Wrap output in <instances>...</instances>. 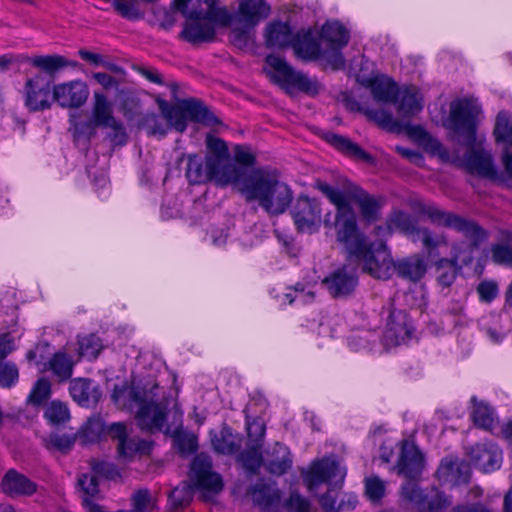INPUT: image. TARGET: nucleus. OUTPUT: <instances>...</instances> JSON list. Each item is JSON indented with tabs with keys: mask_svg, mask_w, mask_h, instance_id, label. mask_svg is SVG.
Instances as JSON below:
<instances>
[{
	"mask_svg": "<svg viewBox=\"0 0 512 512\" xmlns=\"http://www.w3.org/2000/svg\"><path fill=\"white\" fill-rule=\"evenodd\" d=\"M303 479L309 491L315 490L319 485L342 484L346 476V469L334 457H325L315 460L307 471L302 472Z\"/></svg>",
	"mask_w": 512,
	"mask_h": 512,
	"instance_id": "obj_12",
	"label": "nucleus"
},
{
	"mask_svg": "<svg viewBox=\"0 0 512 512\" xmlns=\"http://www.w3.org/2000/svg\"><path fill=\"white\" fill-rule=\"evenodd\" d=\"M71 397L81 406H89L95 403L98 397V391L92 387V382L88 379L78 378L70 383Z\"/></svg>",
	"mask_w": 512,
	"mask_h": 512,
	"instance_id": "obj_41",
	"label": "nucleus"
},
{
	"mask_svg": "<svg viewBox=\"0 0 512 512\" xmlns=\"http://www.w3.org/2000/svg\"><path fill=\"white\" fill-rule=\"evenodd\" d=\"M413 243H421L423 250L431 259L438 258L443 248H447L448 239L443 233H436L429 228L420 227L412 237Z\"/></svg>",
	"mask_w": 512,
	"mask_h": 512,
	"instance_id": "obj_34",
	"label": "nucleus"
},
{
	"mask_svg": "<svg viewBox=\"0 0 512 512\" xmlns=\"http://www.w3.org/2000/svg\"><path fill=\"white\" fill-rule=\"evenodd\" d=\"M50 83L42 75L27 79L24 86V103L30 111H42L52 103Z\"/></svg>",
	"mask_w": 512,
	"mask_h": 512,
	"instance_id": "obj_19",
	"label": "nucleus"
},
{
	"mask_svg": "<svg viewBox=\"0 0 512 512\" xmlns=\"http://www.w3.org/2000/svg\"><path fill=\"white\" fill-rule=\"evenodd\" d=\"M51 388L50 383L45 378H40L33 386L28 401L32 404L39 405L43 403L50 396Z\"/></svg>",
	"mask_w": 512,
	"mask_h": 512,
	"instance_id": "obj_54",
	"label": "nucleus"
},
{
	"mask_svg": "<svg viewBox=\"0 0 512 512\" xmlns=\"http://www.w3.org/2000/svg\"><path fill=\"white\" fill-rule=\"evenodd\" d=\"M349 38V31L338 21H329L322 26L320 39L324 45L323 60L333 70L344 69L342 49L348 44Z\"/></svg>",
	"mask_w": 512,
	"mask_h": 512,
	"instance_id": "obj_10",
	"label": "nucleus"
},
{
	"mask_svg": "<svg viewBox=\"0 0 512 512\" xmlns=\"http://www.w3.org/2000/svg\"><path fill=\"white\" fill-rule=\"evenodd\" d=\"M492 320H493L492 321L493 326H487V325L483 324L482 330L492 343L498 344L503 341V339L506 335V332L504 329H502L498 326V322H499L498 317L493 316Z\"/></svg>",
	"mask_w": 512,
	"mask_h": 512,
	"instance_id": "obj_62",
	"label": "nucleus"
},
{
	"mask_svg": "<svg viewBox=\"0 0 512 512\" xmlns=\"http://www.w3.org/2000/svg\"><path fill=\"white\" fill-rule=\"evenodd\" d=\"M397 468L399 474L409 479L416 478L423 471L424 456L412 442H403Z\"/></svg>",
	"mask_w": 512,
	"mask_h": 512,
	"instance_id": "obj_27",
	"label": "nucleus"
},
{
	"mask_svg": "<svg viewBox=\"0 0 512 512\" xmlns=\"http://www.w3.org/2000/svg\"><path fill=\"white\" fill-rule=\"evenodd\" d=\"M494 135L497 142L512 146V114L504 111L498 114Z\"/></svg>",
	"mask_w": 512,
	"mask_h": 512,
	"instance_id": "obj_46",
	"label": "nucleus"
},
{
	"mask_svg": "<svg viewBox=\"0 0 512 512\" xmlns=\"http://www.w3.org/2000/svg\"><path fill=\"white\" fill-rule=\"evenodd\" d=\"M44 416L52 425H59L69 420L70 413L66 404L59 401H52L46 407Z\"/></svg>",
	"mask_w": 512,
	"mask_h": 512,
	"instance_id": "obj_51",
	"label": "nucleus"
},
{
	"mask_svg": "<svg viewBox=\"0 0 512 512\" xmlns=\"http://www.w3.org/2000/svg\"><path fill=\"white\" fill-rule=\"evenodd\" d=\"M213 449L223 455L236 454L242 446V437L234 434L228 427H223L219 433H211Z\"/></svg>",
	"mask_w": 512,
	"mask_h": 512,
	"instance_id": "obj_36",
	"label": "nucleus"
},
{
	"mask_svg": "<svg viewBox=\"0 0 512 512\" xmlns=\"http://www.w3.org/2000/svg\"><path fill=\"white\" fill-rule=\"evenodd\" d=\"M75 443V437L67 434H55L50 437V444L61 452H68Z\"/></svg>",
	"mask_w": 512,
	"mask_h": 512,
	"instance_id": "obj_64",
	"label": "nucleus"
},
{
	"mask_svg": "<svg viewBox=\"0 0 512 512\" xmlns=\"http://www.w3.org/2000/svg\"><path fill=\"white\" fill-rule=\"evenodd\" d=\"M49 366L52 372L61 380H66L72 375L73 362L65 353H55L49 361Z\"/></svg>",
	"mask_w": 512,
	"mask_h": 512,
	"instance_id": "obj_48",
	"label": "nucleus"
},
{
	"mask_svg": "<svg viewBox=\"0 0 512 512\" xmlns=\"http://www.w3.org/2000/svg\"><path fill=\"white\" fill-rule=\"evenodd\" d=\"M336 193L344 199L346 205L354 203L359 209L361 219L367 223L372 224L380 219L381 210L384 201L381 197H376L360 186L355 184H347L343 188L336 187Z\"/></svg>",
	"mask_w": 512,
	"mask_h": 512,
	"instance_id": "obj_11",
	"label": "nucleus"
},
{
	"mask_svg": "<svg viewBox=\"0 0 512 512\" xmlns=\"http://www.w3.org/2000/svg\"><path fill=\"white\" fill-rule=\"evenodd\" d=\"M293 459L289 448L276 442L271 450L266 452L264 465L266 470L276 476L285 474L292 466Z\"/></svg>",
	"mask_w": 512,
	"mask_h": 512,
	"instance_id": "obj_31",
	"label": "nucleus"
},
{
	"mask_svg": "<svg viewBox=\"0 0 512 512\" xmlns=\"http://www.w3.org/2000/svg\"><path fill=\"white\" fill-rule=\"evenodd\" d=\"M290 213L298 232L313 234L319 231L322 224V209L320 201L316 198L299 195Z\"/></svg>",
	"mask_w": 512,
	"mask_h": 512,
	"instance_id": "obj_13",
	"label": "nucleus"
},
{
	"mask_svg": "<svg viewBox=\"0 0 512 512\" xmlns=\"http://www.w3.org/2000/svg\"><path fill=\"white\" fill-rule=\"evenodd\" d=\"M260 449L261 447H258L257 444H250L249 449L241 452L237 457L242 466L251 473H255L264 463L265 459H263Z\"/></svg>",
	"mask_w": 512,
	"mask_h": 512,
	"instance_id": "obj_47",
	"label": "nucleus"
},
{
	"mask_svg": "<svg viewBox=\"0 0 512 512\" xmlns=\"http://www.w3.org/2000/svg\"><path fill=\"white\" fill-rule=\"evenodd\" d=\"M247 201H257L270 215H280L290 206L293 193L278 176L265 169L245 172L235 185Z\"/></svg>",
	"mask_w": 512,
	"mask_h": 512,
	"instance_id": "obj_3",
	"label": "nucleus"
},
{
	"mask_svg": "<svg viewBox=\"0 0 512 512\" xmlns=\"http://www.w3.org/2000/svg\"><path fill=\"white\" fill-rule=\"evenodd\" d=\"M421 212L433 224L451 228L463 236L462 241L452 245L451 258L460 266L471 264L478 247L488 238L486 230L475 221L447 212L435 205H425Z\"/></svg>",
	"mask_w": 512,
	"mask_h": 512,
	"instance_id": "obj_5",
	"label": "nucleus"
},
{
	"mask_svg": "<svg viewBox=\"0 0 512 512\" xmlns=\"http://www.w3.org/2000/svg\"><path fill=\"white\" fill-rule=\"evenodd\" d=\"M62 61L63 56L61 55H41L30 59V63L34 67L50 75L62 70Z\"/></svg>",
	"mask_w": 512,
	"mask_h": 512,
	"instance_id": "obj_49",
	"label": "nucleus"
},
{
	"mask_svg": "<svg viewBox=\"0 0 512 512\" xmlns=\"http://www.w3.org/2000/svg\"><path fill=\"white\" fill-rule=\"evenodd\" d=\"M397 96H399L398 113L402 117L414 116L423 109V98L417 87H404Z\"/></svg>",
	"mask_w": 512,
	"mask_h": 512,
	"instance_id": "obj_37",
	"label": "nucleus"
},
{
	"mask_svg": "<svg viewBox=\"0 0 512 512\" xmlns=\"http://www.w3.org/2000/svg\"><path fill=\"white\" fill-rule=\"evenodd\" d=\"M236 13L237 22L250 29L268 17L270 6L264 0H240Z\"/></svg>",
	"mask_w": 512,
	"mask_h": 512,
	"instance_id": "obj_30",
	"label": "nucleus"
},
{
	"mask_svg": "<svg viewBox=\"0 0 512 512\" xmlns=\"http://www.w3.org/2000/svg\"><path fill=\"white\" fill-rule=\"evenodd\" d=\"M358 284V277L352 269L344 266L327 275L322 280L323 287L333 298L351 295Z\"/></svg>",
	"mask_w": 512,
	"mask_h": 512,
	"instance_id": "obj_22",
	"label": "nucleus"
},
{
	"mask_svg": "<svg viewBox=\"0 0 512 512\" xmlns=\"http://www.w3.org/2000/svg\"><path fill=\"white\" fill-rule=\"evenodd\" d=\"M109 436L116 440L118 458L122 461H131L135 456L150 451V443L138 437H129L127 427L122 422L106 425L100 416H93L83 425L80 437L84 443H95Z\"/></svg>",
	"mask_w": 512,
	"mask_h": 512,
	"instance_id": "obj_6",
	"label": "nucleus"
},
{
	"mask_svg": "<svg viewBox=\"0 0 512 512\" xmlns=\"http://www.w3.org/2000/svg\"><path fill=\"white\" fill-rule=\"evenodd\" d=\"M191 479L195 482L197 488L203 492V497L206 500L223 489L222 477L212 471V460L205 454L194 457L191 463Z\"/></svg>",
	"mask_w": 512,
	"mask_h": 512,
	"instance_id": "obj_16",
	"label": "nucleus"
},
{
	"mask_svg": "<svg viewBox=\"0 0 512 512\" xmlns=\"http://www.w3.org/2000/svg\"><path fill=\"white\" fill-rule=\"evenodd\" d=\"M481 108L479 104L468 98L451 102L450 111L444 126L467 147H472L476 140V128Z\"/></svg>",
	"mask_w": 512,
	"mask_h": 512,
	"instance_id": "obj_8",
	"label": "nucleus"
},
{
	"mask_svg": "<svg viewBox=\"0 0 512 512\" xmlns=\"http://www.w3.org/2000/svg\"><path fill=\"white\" fill-rule=\"evenodd\" d=\"M19 378V372L15 364L3 363L0 365V387L10 388Z\"/></svg>",
	"mask_w": 512,
	"mask_h": 512,
	"instance_id": "obj_55",
	"label": "nucleus"
},
{
	"mask_svg": "<svg viewBox=\"0 0 512 512\" xmlns=\"http://www.w3.org/2000/svg\"><path fill=\"white\" fill-rule=\"evenodd\" d=\"M115 120L112 114V106L107 97L102 93L95 92L92 120L74 124V130L77 134H92L96 126L106 127L114 123Z\"/></svg>",
	"mask_w": 512,
	"mask_h": 512,
	"instance_id": "obj_23",
	"label": "nucleus"
},
{
	"mask_svg": "<svg viewBox=\"0 0 512 512\" xmlns=\"http://www.w3.org/2000/svg\"><path fill=\"white\" fill-rule=\"evenodd\" d=\"M102 476L108 479H116L120 476L117 467L105 461H96L92 464L91 474H82L78 479V484L84 493L82 504L87 510L85 500H90L95 503L92 499L98 493V477Z\"/></svg>",
	"mask_w": 512,
	"mask_h": 512,
	"instance_id": "obj_20",
	"label": "nucleus"
},
{
	"mask_svg": "<svg viewBox=\"0 0 512 512\" xmlns=\"http://www.w3.org/2000/svg\"><path fill=\"white\" fill-rule=\"evenodd\" d=\"M460 264L455 260L442 258L437 262L436 273L440 285L443 287L450 286L456 279Z\"/></svg>",
	"mask_w": 512,
	"mask_h": 512,
	"instance_id": "obj_45",
	"label": "nucleus"
},
{
	"mask_svg": "<svg viewBox=\"0 0 512 512\" xmlns=\"http://www.w3.org/2000/svg\"><path fill=\"white\" fill-rule=\"evenodd\" d=\"M187 21L181 32V37L191 43L211 42L215 38V27L207 20H204L203 12L191 11L187 15Z\"/></svg>",
	"mask_w": 512,
	"mask_h": 512,
	"instance_id": "obj_21",
	"label": "nucleus"
},
{
	"mask_svg": "<svg viewBox=\"0 0 512 512\" xmlns=\"http://www.w3.org/2000/svg\"><path fill=\"white\" fill-rule=\"evenodd\" d=\"M477 293L482 302L490 303L498 295V285L495 281H482L477 286Z\"/></svg>",
	"mask_w": 512,
	"mask_h": 512,
	"instance_id": "obj_60",
	"label": "nucleus"
},
{
	"mask_svg": "<svg viewBox=\"0 0 512 512\" xmlns=\"http://www.w3.org/2000/svg\"><path fill=\"white\" fill-rule=\"evenodd\" d=\"M265 62L269 68L271 79L282 87L287 93L300 91L309 94L318 92V84L307 75L294 70L283 58L276 55H268Z\"/></svg>",
	"mask_w": 512,
	"mask_h": 512,
	"instance_id": "obj_9",
	"label": "nucleus"
},
{
	"mask_svg": "<svg viewBox=\"0 0 512 512\" xmlns=\"http://www.w3.org/2000/svg\"><path fill=\"white\" fill-rule=\"evenodd\" d=\"M469 457L472 464L482 472H493L501 467L502 451L491 442L476 444L471 447Z\"/></svg>",
	"mask_w": 512,
	"mask_h": 512,
	"instance_id": "obj_24",
	"label": "nucleus"
},
{
	"mask_svg": "<svg viewBox=\"0 0 512 512\" xmlns=\"http://www.w3.org/2000/svg\"><path fill=\"white\" fill-rule=\"evenodd\" d=\"M207 10L203 12L204 20L215 25L227 27L237 22V13H231L226 8L216 7L213 0H204Z\"/></svg>",
	"mask_w": 512,
	"mask_h": 512,
	"instance_id": "obj_43",
	"label": "nucleus"
},
{
	"mask_svg": "<svg viewBox=\"0 0 512 512\" xmlns=\"http://www.w3.org/2000/svg\"><path fill=\"white\" fill-rule=\"evenodd\" d=\"M2 490L10 496L32 495L36 484L15 470H9L2 479Z\"/></svg>",
	"mask_w": 512,
	"mask_h": 512,
	"instance_id": "obj_35",
	"label": "nucleus"
},
{
	"mask_svg": "<svg viewBox=\"0 0 512 512\" xmlns=\"http://www.w3.org/2000/svg\"><path fill=\"white\" fill-rule=\"evenodd\" d=\"M286 505L290 512H310L311 510L309 500L298 493H292Z\"/></svg>",
	"mask_w": 512,
	"mask_h": 512,
	"instance_id": "obj_63",
	"label": "nucleus"
},
{
	"mask_svg": "<svg viewBox=\"0 0 512 512\" xmlns=\"http://www.w3.org/2000/svg\"><path fill=\"white\" fill-rule=\"evenodd\" d=\"M471 402L473 403V422L478 427L485 430L491 429L494 422V413L492 408L484 402H478L475 396L471 398Z\"/></svg>",
	"mask_w": 512,
	"mask_h": 512,
	"instance_id": "obj_44",
	"label": "nucleus"
},
{
	"mask_svg": "<svg viewBox=\"0 0 512 512\" xmlns=\"http://www.w3.org/2000/svg\"><path fill=\"white\" fill-rule=\"evenodd\" d=\"M298 58L303 60H323L324 48L310 31H301L295 35L293 45Z\"/></svg>",
	"mask_w": 512,
	"mask_h": 512,
	"instance_id": "obj_33",
	"label": "nucleus"
},
{
	"mask_svg": "<svg viewBox=\"0 0 512 512\" xmlns=\"http://www.w3.org/2000/svg\"><path fill=\"white\" fill-rule=\"evenodd\" d=\"M246 427L250 444H257L258 447H262L266 432L263 420L261 418H254L252 420L247 418Z\"/></svg>",
	"mask_w": 512,
	"mask_h": 512,
	"instance_id": "obj_52",
	"label": "nucleus"
},
{
	"mask_svg": "<svg viewBox=\"0 0 512 512\" xmlns=\"http://www.w3.org/2000/svg\"><path fill=\"white\" fill-rule=\"evenodd\" d=\"M319 191L336 207L335 230L339 242L345 244L349 254L366 269L368 261L375 255L376 242L368 243L366 236L359 231L355 212L344 199L337 195L336 187L325 182L317 184Z\"/></svg>",
	"mask_w": 512,
	"mask_h": 512,
	"instance_id": "obj_2",
	"label": "nucleus"
},
{
	"mask_svg": "<svg viewBox=\"0 0 512 512\" xmlns=\"http://www.w3.org/2000/svg\"><path fill=\"white\" fill-rule=\"evenodd\" d=\"M159 386L149 381L140 385H115L112 391L114 403L122 408L136 409V420L142 430L170 433L166 425V407L158 403Z\"/></svg>",
	"mask_w": 512,
	"mask_h": 512,
	"instance_id": "obj_1",
	"label": "nucleus"
},
{
	"mask_svg": "<svg viewBox=\"0 0 512 512\" xmlns=\"http://www.w3.org/2000/svg\"><path fill=\"white\" fill-rule=\"evenodd\" d=\"M281 306L290 305H306L312 303L315 299V293L311 286H305L297 283L293 287L287 288V291L275 296Z\"/></svg>",
	"mask_w": 512,
	"mask_h": 512,
	"instance_id": "obj_39",
	"label": "nucleus"
},
{
	"mask_svg": "<svg viewBox=\"0 0 512 512\" xmlns=\"http://www.w3.org/2000/svg\"><path fill=\"white\" fill-rule=\"evenodd\" d=\"M492 260L501 265L512 267V245L496 244L491 247Z\"/></svg>",
	"mask_w": 512,
	"mask_h": 512,
	"instance_id": "obj_56",
	"label": "nucleus"
},
{
	"mask_svg": "<svg viewBox=\"0 0 512 512\" xmlns=\"http://www.w3.org/2000/svg\"><path fill=\"white\" fill-rule=\"evenodd\" d=\"M207 149L208 155L206 156V159L210 161L211 165H215L221 170H226V168H233L234 171L230 173L233 176V180L236 183L241 180V177L244 176L246 169L237 167L236 164L231 161L228 147L225 141L216 137L209 136L207 138Z\"/></svg>",
	"mask_w": 512,
	"mask_h": 512,
	"instance_id": "obj_25",
	"label": "nucleus"
},
{
	"mask_svg": "<svg viewBox=\"0 0 512 512\" xmlns=\"http://www.w3.org/2000/svg\"><path fill=\"white\" fill-rule=\"evenodd\" d=\"M160 109L162 116L155 113H146L141 120V126L151 135L163 137L170 127L178 132H183L187 128L188 121L207 126H215L219 123L218 118L195 99L183 100L178 105H171L162 101Z\"/></svg>",
	"mask_w": 512,
	"mask_h": 512,
	"instance_id": "obj_4",
	"label": "nucleus"
},
{
	"mask_svg": "<svg viewBox=\"0 0 512 512\" xmlns=\"http://www.w3.org/2000/svg\"><path fill=\"white\" fill-rule=\"evenodd\" d=\"M402 497L419 512H438L450 506L452 499L437 489L424 492L416 484L408 482L402 486Z\"/></svg>",
	"mask_w": 512,
	"mask_h": 512,
	"instance_id": "obj_15",
	"label": "nucleus"
},
{
	"mask_svg": "<svg viewBox=\"0 0 512 512\" xmlns=\"http://www.w3.org/2000/svg\"><path fill=\"white\" fill-rule=\"evenodd\" d=\"M470 474V467L467 463L452 457L444 458L436 472L439 481L452 485L467 483Z\"/></svg>",
	"mask_w": 512,
	"mask_h": 512,
	"instance_id": "obj_28",
	"label": "nucleus"
},
{
	"mask_svg": "<svg viewBox=\"0 0 512 512\" xmlns=\"http://www.w3.org/2000/svg\"><path fill=\"white\" fill-rule=\"evenodd\" d=\"M409 134L416 138L421 143H429L432 150H440V142L433 138L425 129L419 125H414L409 128Z\"/></svg>",
	"mask_w": 512,
	"mask_h": 512,
	"instance_id": "obj_61",
	"label": "nucleus"
},
{
	"mask_svg": "<svg viewBox=\"0 0 512 512\" xmlns=\"http://www.w3.org/2000/svg\"><path fill=\"white\" fill-rule=\"evenodd\" d=\"M192 499V488L187 482L174 488L170 495L169 500L175 508H182L189 504Z\"/></svg>",
	"mask_w": 512,
	"mask_h": 512,
	"instance_id": "obj_53",
	"label": "nucleus"
},
{
	"mask_svg": "<svg viewBox=\"0 0 512 512\" xmlns=\"http://www.w3.org/2000/svg\"><path fill=\"white\" fill-rule=\"evenodd\" d=\"M419 228L410 214L401 210H395L388 216L385 226H377L375 228L374 234L377 237L390 236L393 231L398 230L407 235L412 241V237Z\"/></svg>",
	"mask_w": 512,
	"mask_h": 512,
	"instance_id": "obj_29",
	"label": "nucleus"
},
{
	"mask_svg": "<svg viewBox=\"0 0 512 512\" xmlns=\"http://www.w3.org/2000/svg\"><path fill=\"white\" fill-rule=\"evenodd\" d=\"M326 140L333 147L348 156L361 159L366 162L372 161V156L370 154L365 152L360 146L344 136L330 133L326 136Z\"/></svg>",
	"mask_w": 512,
	"mask_h": 512,
	"instance_id": "obj_42",
	"label": "nucleus"
},
{
	"mask_svg": "<svg viewBox=\"0 0 512 512\" xmlns=\"http://www.w3.org/2000/svg\"><path fill=\"white\" fill-rule=\"evenodd\" d=\"M377 279H389L393 273L411 282H418L426 273L427 265L420 255H412L398 261H393L387 245L378 241L375 246V255L368 261L364 270Z\"/></svg>",
	"mask_w": 512,
	"mask_h": 512,
	"instance_id": "obj_7",
	"label": "nucleus"
},
{
	"mask_svg": "<svg viewBox=\"0 0 512 512\" xmlns=\"http://www.w3.org/2000/svg\"><path fill=\"white\" fill-rule=\"evenodd\" d=\"M415 336L413 321L403 310H393L383 333L382 343L385 349L407 344Z\"/></svg>",
	"mask_w": 512,
	"mask_h": 512,
	"instance_id": "obj_17",
	"label": "nucleus"
},
{
	"mask_svg": "<svg viewBox=\"0 0 512 512\" xmlns=\"http://www.w3.org/2000/svg\"><path fill=\"white\" fill-rule=\"evenodd\" d=\"M365 493L372 501L380 500L385 493L384 482L376 476L367 478L365 480Z\"/></svg>",
	"mask_w": 512,
	"mask_h": 512,
	"instance_id": "obj_58",
	"label": "nucleus"
},
{
	"mask_svg": "<svg viewBox=\"0 0 512 512\" xmlns=\"http://www.w3.org/2000/svg\"><path fill=\"white\" fill-rule=\"evenodd\" d=\"M175 442L178 449L186 454H192L197 450V438L190 433H182L175 430Z\"/></svg>",
	"mask_w": 512,
	"mask_h": 512,
	"instance_id": "obj_57",
	"label": "nucleus"
},
{
	"mask_svg": "<svg viewBox=\"0 0 512 512\" xmlns=\"http://www.w3.org/2000/svg\"><path fill=\"white\" fill-rule=\"evenodd\" d=\"M462 167L472 175L495 179L497 169L491 153L484 149L472 150L465 154L461 161Z\"/></svg>",
	"mask_w": 512,
	"mask_h": 512,
	"instance_id": "obj_26",
	"label": "nucleus"
},
{
	"mask_svg": "<svg viewBox=\"0 0 512 512\" xmlns=\"http://www.w3.org/2000/svg\"><path fill=\"white\" fill-rule=\"evenodd\" d=\"M234 160L236 166L246 169L247 173L255 170L250 168L255 162V157L247 147L236 146L234 150Z\"/></svg>",
	"mask_w": 512,
	"mask_h": 512,
	"instance_id": "obj_59",
	"label": "nucleus"
},
{
	"mask_svg": "<svg viewBox=\"0 0 512 512\" xmlns=\"http://www.w3.org/2000/svg\"><path fill=\"white\" fill-rule=\"evenodd\" d=\"M232 171H234L233 168L221 170L217 166L211 165L208 159L203 161L200 156L190 155L188 157L186 176L189 182L193 184L213 180L220 187L227 185L235 186L236 182L233 180L232 174H230Z\"/></svg>",
	"mask_w": 512,
	"mask_h": 512,
	"instance_id": "obj_14",
	"label": "nucleus"
},
{
	"mask_svg": "<svg viewBox=\"0 0 512 512\" xmlns=\"http://www.w3.org/2000/svg\"><path fill=\"white\" fill-rule=\"evenodd\" d=\"M89 96L87 84L80 80H71L56 84L52 89V99L63 108H79Z\"/></svg>",
	"mask_w": 512,
	"mask_h": 512,
	"instance_id": "obj_18",
	"label": "nucleus"
},
{
	"mask_svg": "<svg viewBox=\"0 0 512 512\" xmlns=\"http://www.w3.org/2000/svg\"><path fill=\"white\" fill-rule=\"evenodd\" d=\"M363 85L371 89L373 98L377 102L392 103L397 98V86L389 78L374 77L368 79L367 83H363Z\"/></svg>",
	"mask_w": 512,
	"mask_h": 512,
	"instance_id": "obj_38",
	"label": "nucleus"
},
{
	"mask_svg": "<svg viewBox=\"0 0 512 512\" xmlns=\"http://www.w3.org/2000/svg\"><path fill=\"white\" fill-rule=\"evenodd\" d=\"M253 502L263 512H275L280 502V491L275 483L259 482L250 489Z\"/></svg>",
	"mask_w": 512,
	"mask_h": 512,
	"instance_id": "obj_32",
	"label": "nucleus"
},
{
	"mask_svg": "<svg viewBox=\"0 0 512 512\" xmlns=\"http://www.w3.org/2000/svg\"><path fill=\"white\" fill-rule=\"evenodd\" d=\"M295 36L287 23L276 22L268 25L265 40L268 47L282 48L293 45Z\"/></svg>",
	"mask_w": 512,
	"mask_h": 512,
	"instance_id": "obj_40",
	"label": "nucleus"
},
{
	"mask_svg": "<svg viewBox=\"0 0 512 512\" xmlns=\"http://www.w3.org/2000/svg\"><path fill=\"white\" fill-rule=\"evenodd\" d=\"M78 343L80 356L88 360L95 359L102 349V342L95 334L80 337Z\"/></svg>",
	"mask_w": 512,
	"mask_h": 512,
	"instance_id": "obj_50",
	"label": "nucleus"
}]
</instances>
